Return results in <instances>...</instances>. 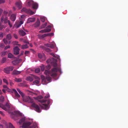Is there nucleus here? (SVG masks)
Instances as JSON below:
<instances>
[{
	"label": "nucleus",
	"instance_id": "61",
	"mask_svg": "<svg viewBox=\"0 0 128 128\" xmlns=\"http://www.w3.org/2000/svg\"><path fill=\"white\" fill-rule=\"evenodd\" d=\"M13 9L14 10H15L16 9V8H15V7H13Z\"/></svg>",
	"mask_w": 128,
	"mask_h": 128
},
{
	"label": "nucleus",
	"instance_id": "28",
	"mask_svg": "<svg viewBox=\"0 0 128 128\" xmlns=\"http://www.w3.org/2000/svg\"><path fill=\"white\" fill-rule=\"evenodd\" d=\"M28 46L27 44L24 45H23L21 46V48L22 49H24L27 48Z\"/></svg>",
	"mask_w": 128,
	"mask_h": 128
},
{
	"label": "nucleus",
	"instance_id": "34",
	"mask_svg": "<svg viewBox=\"0 0 128 128\" xmlns=\"http://www.w3.org/2000/svg\"><path fill=\"white\" fill-rule=\"evenodd\" d=\"M40 69L38 68H36L35 70V72L36 73H39L40 72Z\"/></svg>",
	"mask_w": 128,
	"mask_h": 128
},
{
	"label": "nucleus",
	"instance_id": "35",
	"mask_svg": "<svg viewBox=\"0 0 128 128\" xmlns=\"http://www.w3.org/2000/svg\"><path fill=\"white\" fill-rule=\"evenodd\" d=\"M6 59L5 58H3L2 59V63H4L6 61Z\"/></svg>",
	"mask_w": 128,
	"mask_h": 128
},
{
	"label": "nucleus",
	"instance_id": "14",
	"mask_svg": "<svg viewBox=\"0 0 128 128\" xmlns=\"http://www.w3.org/2000/svg\"><path fill=\"white\" fill-rule=\"evenodd\" d=\"M35 76L34 75H31L30 76H28L26 78V80L28 81L32 82V81L34 78H35Z\"/></svg>",
	"mask_w": 128,
	"mask_h": 128
},
{
	"label": "nucleus",
	"instance_id": "21",
	"mask_svg": "<svg viewBox=\"0 0 128 128\" xmlns=\"http://www.w3.org/2000/svg\"><path fill=\"white\" fill-rule=\"evenodd\" d=\"M46 46L50 48H53L56 46V44L54 42H53L52 44H48L46 45Z\"/></svg>",
	"mask_w": 128,
	"mask_h": 128
},
{
	"label": "nucleus",
	"instance_id": "32",
	"mask_svg": "<svg viewBox=\"0 0 128 128\" xmlns=\"http://www.w3.org/2000/svg\"><path fill=\"white\" fill-rule=\"evenodd\" d=\"M6 37L8 40H10L12 36L10 34H9L7 35Z\"/></svg>",
	"mask_w": 128,
	"mask_h": 128
},
{
	"label": "nucleus",
	"instance_id": "44",
	"mask_svg": "<svg viewBox=\"0 0 128 128\" xmlns=\"http://www.w3.org/2000/svg\"><path fill=\"white\" fill-rule=\"evenodd\" d=\"M3 41L5 44H6L8 43V41L6 40L5 39H4L3 40Z\"/></svg>",
	"mask_w": 128,
	"mask_h": 128
},
{
	"label": "nucleus",
	"instance_id": "42",
	"mask_svg": "<svg viewBox=\"0 0 128 128\" xmlns=\"http://www.w3.org/2000/svg\"><path fill=\"white\" fill-rule=\"evenodd\" d=\"M46 68L47 69H49L50 68V65L48 64L46 66Z\"/></svg>",
	"mask_w": 128,
	"mask_h": 128
},
{
	"label": "nucleus",
	"instance_id": "2",
	"mask_svg": "<svg viewBox=\"0 0 128 128\" xmlns=\"http://www.w3.org/2000/svg\"><path fill=\"white\" fill-rule=\"evenodd\" d=\"M50 59L48 60L47 62L54 64V68L50 71L46 70L44 72V74L46 75V78L44 76L42 75L41 76V78L42 82L45 83L44 84H46V83H49L51 82V78L50 76L52 77H55L56 75L57 72L60 70L59 68H58L57 65L56 63V60L54 58Z\"/></svg>",
	"mask_w": 128,
	"mask_h": 128
},
{
	"label": "nucleus",
	"instance_id": "22",
	"mask_svg": "<svg viewBox=\"0 0 128 128\" xmlns=\"http://www.w3.org/2000/svg\"><path fill=\"white\" fill-rule=\"evenodd\" d=\"M35 20V18H29L28 20L27 23H29L31 22H34Z\"/></svg>",
	"mask_w": 128,
	"mask_h": 128
},
{
	"label": "nucleus",
	"instance_id": "60",
	"mask_svg": "<svg viewBox=\"0 0 128 128\" xmlns=\"http://www.w3.org/2000/svg\"><path fill=\"white\" fill-rule=\"evenodd\" d=\"M1 47H2V46H4V44H2V45H1L0 46Z\"/></svg>",
	"mask_w": 128,
	"mask_h": 128
},
{
	"label": "nucleus",
	"instance_id": "37",
	"mask_svg": "<svg viewBox=\"0 0 128 128\" xmlns=\"http://www.w3.org/2000/svg\"><path fill=\"white\" fill-rule=\"evenodd\" d=\"M42 98V96H38V97H37L36 98V99L37 100H38L39 99H41Z\"/></svg>",
	"mask_w": 128,
	"mask_h": 128
},
{
	"label": "nucleus",
	"instance_id": "15",
	"mask_svg": "<svg viewBox=\"0 0 128 128\" xmlns=\"http://www.w3.org/2000/svg\"><path fill=\"white\" fill-rule=\"evenodd\" d=\"M4 21V22L5 24L8 21L7 20V18L6 17V15H4L2 18L1 19V22H2Z\"/></svg>",
	"mask_w": 128,
	"mask_h": 128
},
{
	"label": "nucleus",
	"instance_id": "54",
	"mask_svg": "<svg viewBox=\"0 0 128 128\" xmlns=\"http://www.w3.org/2000/svg\"><path fill=\"white\" fill-rule=\"evenodd\" d=\"M13 83L12 82H10V86H12V85H13Z\"/></svg>",
	"mask_w": 128,
	"mask_h": 128
},
{
	"label": "nucleus",
	"instance_id": "24",
	"mask_svg": "<svg viewBox=\"0 0 128 128\" xmlns=\"http://www.w3.org/2000/svg\"><path fill=\"white\" fill-rule=\"evenodd\" d=\"M10 18L11 20L12 21H14L16 19V16L14 14H13L11 16Z\"/></svg>",
	"mask_w": 128,
	"mask_h": 128
},
{
	"label": "nucleus",
	"instance_id": "47",
	"mask_svg": "<svg viewBox=\"0 0 128 128\" xmlns=\"http://www.w3.org/2000/svg\"><path fill=\"white\" fill-rule=\"evenodd\" d=\"M4 0H0V4L4 2Z\"/></svg>",
	"mask_w": 128,
	"mask_h": 128
},
{
	"label": "nucleus",
	"instance_id": "9",
	"mask_svg": "<svg viewBox=\"0 0 128 128\" xmlns=\"http://www.w3.org/2000/svg\"><path fill=\"white\" fill-rule=\"evenodd\" d=\"M4 128H14L10 123H7L5 122L3 124Z\"/></svg>",
	"mask_w": 128,
	"mask_h": 128
},
{
	"label": "nucleus",
	"instance_id": "53",
	"mask_svg": "<svg viewBox=\"0 0 128 128\" xmlns=\"http://www.w3.org/2000/svg\"><path fill=\"white\" fill-rule=\"evenodd\" d=\"M20 86H26V85H25L24 84H20L19 85Z\"/></svg>",
	"mask_w": 128,
	"mask_h": 128
},
{
	"label": "nucleus",
	"instance_id": "8",
	"mask_svg": "<svg viewBox=\"0 0 128 128\" xmlns=\"http://www.w3.org/2000/svg\"><path fill=\"white\" fill-rule=\"evenodd\" d=\"M39 92L38 90L35 91L33 90H32L31 91L29 90L27 91V93L28 95L32 96H34L37 95L39 94Z\"/></svg>",
	"mask_w": 128,
	"mask_h": 128
},
{
	"label": "nucleus",
	"instance_id": "55",
	"mask_svg": "<svg viewBox=\"0 0 128 128\" xmlns=\"http://www.w3.org/2000/svg\"><path fill=\"white\" fill-rule=\"evenodd\" d=\"M0 128H3V126L0 124Z\"/></svg>",
	"mask_w": 128,
	"mask_h": 128
},
{
	"label": "nucleus",
	"instance_id": "48",
	"mask_svg": "<svg viewBox=\"0 0 128 128\" xmlns=\"http://www.w3.org/2000/svg\"><path fill=\"white\" fill-rule=\"evenodd\" d=\"M10 48V46H6L5 48V49L6 50L8 48Z\"/></svg>",
	"mask_w": 128,
	"mask_h": 128
},
{
	"label": "nucleus",
	"instance_id": "12",
	"mask_svg": "<svg viewBox=\"0 0 128 128\" xmlns=\"http://www.w3.org/2000/svg\"><path fill=\"white\" fill-rule=\"evenodd\" d=\"M22 11L25 12L31 15L35 13V12H33L30 10H27L25 8H23L22 9Z\"/></svg>",
	"mask_w": 128,
	"mask_h": 128
},
{
	"label": "nucleus",
	"instance_id": "3",
	"mask_svg": "<svg viewBox=\"0 0 128 128\" xmlns=\"http://www.w3.org/2000/svg\"><path fill=\"white\" fill-rule=\"evenodd\" d=\"M17 90L20 94L23 100L26 102L32 103V106L34 108L35 110L38 112H40L41 111L38 106L34 103H33V100L28 96H25L24 94L21 92L19 88H17Z\"/></svg>",
	"mask_w": 128,
	"mask_h": 128
},
{
	"label": "nucleus",
	"instance_id": "41",
	"mask_svg": "<svg viewBox=\"0 0 128 128\" xmlns=\"http://www.w3.org/2000/svg\"><path fill=\"white\" fill-rule=\"evenodd\" d=\"M6 54V52L4 51V52H2V53L1 55L2 56H4V55Z\"/></svg>",
	"mask_w": 128,
	"mask_h": 128
},
{
	"label": "nucleus",
	"instance_id": "51",
	"mask_svg": "<svg viewBox=\"0 0 128 128\" xmlns=\"http://www.w3.org/2000/svg\"><path fill=\"white\" fill-rule=\"evenodd\" d=\"M3 36L2 34V33H0V37L2 38Z\"/></svg>",
	"mask_w": 128,
	"mask_h": 128
},
{
	"label": "nucleus",
	"instance_id": "31",
	"mask_svg": "<svg viewBox=\"0 0 128 128\" xmlns=\"http://www.w3.org/2000/svg\"><path fill=\"white\" fill-rule=\"evenodd\" d=\"M4 96H1L0 97V102H2L4 101Z\"/></svg>",
	"mask_w": 128,
	"mask_h": 128
},
{
	"label": "nucleus",
	"instance_id": "6",
	"mask_svg": "<svg viewBox=\"0 0 128 128\" xmlns=\"http://www.w3.org/2000/svg\"><path fill=\"white\" fill-rule=\"evenodd\" d=\"M38 101L41 103L40 106L42 108L45 110H47L49 108V106L48 104H45L46 102L45 100H38Z\"/></svg>",
	"mask_w": 128,
	"mask_h": 128
},
{
	"label": "nucleus",
	"instance_id": "11",
	"mask_svg": "<svg viewBox=\"0 0 128 128\" xmlns=\"http://www.w3.org/2000/svg\"><path fill=\"white\" fill-rule=\"evenodd\" d=\"M52 26H48L47 28L44 30H42L39 31L40 33H43L44 32H48L50 31L51 29V28Z\"/></svg>",
	"mask_w": 128,
	"mask_h": 128
},
{
	"label": "nucleus",
	"instance_id": "23",
	"mask_svg": "<svg viewBox=\"0 0 128 128\" xmlns=\"http://www.w3.org/2000/svg\"><path fill=\"white\" fill-rule=\"evenodd\" d=\"M19 33L22 36H24L26 34V32L22 30H20L19 32Z\"/></svg>",
	"mask_w": 128,
	"mask_h": 128
},
{
	"label": "nucleus",
	"instance_id": "49",
	"mask_svg": "<svg viewBox=\"0 0 128 128\" xmlns=\"http://www.w3.org/2000/svg\"><path fill=\"white\" fill-rule=\"evenodd\" d=\"M14 36L16 38H18V36L16 34H14Z\"/></svg>",
	"mask_w": 128,
	"mask_h": 128
},
{
	"label": "nucleus",
	"instance_id": "18",
	"mask_svg": "<svg viewBox=\"0 0 128 128\" xmlns=\"http://www.w3.org/2000/svg\"><path fill=\"white\" fill-rule=\"evenodd\" d=\"M35 79L36 80L34 82V84L38 85L39 84L40 78H39L36 76L35 78Z\"/></svg>",
	"mask_w": 128,
	"mask_h": 128
},
{
	"label": "nucleus",
	"instance_id": "19",
	"mask_svg": "<svg viewBox=\"0 0 128 128\" xmlns=\"http://www.w3.org/2000/svg\"><path fill=\"white\" fill-rule=\"evenodd\" d=\"M16 6L19 9H20L22 8V4L20 1H19L16 2Z\"/></svg>",
	"mask_w": 128,
	"mask_h": 128
},
{
	"label": "nucleus",
	"instance_id": "33",
	"mask_svg": "<svg viewBox=\"0 0 128 128\" xmlns=\"http://www.w3.org/2000/svg\"><path fill=\"white\" fill-rule=\"evenodd\" d=\"M46 19V18L44 17H42L40 18L42 22H44Z\"/></svg>",
	"mask_w": 128,
	"mask_h": 128
},
{
	"label": "nucleus",
	"instance_id": "45",
	"mask_svg": "<svg viewBox=\"0 0 128 128\" xmlns=\"http://www.w3.org/2000/svg\"><path fill=\"white\" fill-rule=\"evenodd\" d=\"M8 24L9 25L10 27L11 28L12 27V25L10 24V22L9 20H8Z\"/></svg>",
	"mask_w": 128,
	"mask_h": 128
},
{
	"label": "nucleus",
	"instance_id": "30",
	"mask_svg": "<svg viewBox=\"0 0 128 128\" xmlns=\"http://www.w3.org/2000/svg\"><path fill=\"white\" fill-rule=\"evenodd\" d=\"M13 56V55L11 53H9L8 54V58H12Z\"/></svg>",
	"mask_w": 128,
	"mask_h": 128
},
{
	"label": "nucleus",
	"instance_id": "62",
	"mask_svg": "<svg viewBox=\"0 0 128 128\" xmlns=\"http://www.w3.org/2000/svg\"><path fill=\"white\" fill-rule=\"evenodd\" d=\"M30 46L31 47H32V44H30Z\"/></svg>",
	"mask_w": 128,
	"mask_h": 128
},
{
	"label": "nucleus",
	"instance_id": "17",
	"mask_svg": "<svg viewBox=\"0 0 128 128\" xmlns=\"http://www.w3.org/2000/svg\"><path fill=\"white\" fill-rule=\"evenodd\" d=\"M38 56L40 58L42 59L43 60H44L46 58L44 54L39 53L38 54Z\"/></svg>",
	"mask_w": 128,
	"mask_h": 128
},
{
	"label": "nucleus",
	"instance_id": "59",
	"mask_svg": "<svg viewBox=\"0 0 128 128\" xmlns=\"http://www.w3.org/2000/svg\"><path fill=\"white\" fill-rule=\"evenodd\" d=\"M47 103L48 104H50V101L49 100H48V101H47Z\"/></svg>",
	"mask_w": 128,
	"mask_h": 128
},
{
	"label": "nucleus",
	"instance_id": "46",
	"mask_svg": "<svg viewBox=\"0 0 128 128\" xmlns=\"http://www.w3.org/2000/svg\"><path fill=\"white\" fill-rule=\"evenodd\" d=\"M0 114L3 116H4V113L3 112H2L0 111Z\"/></svg>",
	"mask_w": 128,
	"mask_h": 128
},
{
	"label": "nucleus",
	"instance_id": "10",
	"mask_svg": "<svg viewBox=\"0 0 128 128\" xmlns=\"http://www.w3.org/2000/svg\"><path fill=\"white\" fill-rule=\"evenodd\" d=\"M14 67L12 66H10L4 69V72L7 74L10 73V72L12 71L14 69Z\"/></svg>",
	"mask_w": 128,
	"mask_h": 128
},
{
	"label": "nucleus",
	"instance_id": "39",
	"mask_svg": "<svg viewBox=\"0 0 128 128\" xmlns=\"http://www.w3.org/2000/svg\"><path fill=\"white\" fill-rule=\"evenodd\" d=\"M47 24V23H45L44 24H43L41 27V28H44L46 26Z\"/></svg>",
	"mask_w": 128,
	"mask_h": 128
},
{
	"label": "nucleus",
	"instance_id": "5",
	"mask_svg": "<svg viewBox=\"0 0 128 128\" xmlns=\"http://www.w3.org/2000/svg\"><path fill=\"white\" fill-rule=\"evenodd\" d=\"M24 17L25 16L24 15H22L20 19V20L19 21H17L16 22L14 26V27L18 28L23 23L25 19Z\"/></svg>",
	"mask_w": 128,
	"mask_h": 128
},
{
	"label": "nucleus",
	"instance_id": "7",
	"mask_svg": "<svg viewBox=\"0 0 128 128\" xmlns=\"http://www.w3.org/2000/svg\"><path fill=\"white\" fill-rule=\"evenodd\" d=\"M28 4L29 5L31 4L32 5V8L34 9H36L38 7V4L34 2L32 0H30L28 2Z\"/></svg>",
	"mask_w": 128,
	"mask_h": 128
},
{
	"label": "nucleus",
	"instance_id": "16",
	"mask_svg": "<svg viewBox=\"0 0 128 128\" xmlns=\"http://www.w3.org/2000/svg\"><path fill=\"white\" fill-rule=\"evenodd\" d=\"M14 54H19V49L18 47H16L14 49Z\"/></svg>",
	"mask_w": 128,
	"mask_h": 128
},
{
	"label": "nucleus",
	"instance_id": "4",
	"mask_svg": "<svg viewBox=\"0 0 128 128\" xmlns=\"http://www.w3.org/2000/svg\"><path fill=\"white\" fill-rule=\"evenodd\" d=\"M3 88L4 89H2V91L4 93H5L6 91L13 93L15 96V97H14V96H13L14 98L18 99L20 97V95L15 89H13L11 90L6 86H4Z\"/></svg>",
	"mask_w": 128,
	"mask_h": 128
},
{
	"label": "nucleus",
	"instance_id": "25",
	"mask_svg": "<svg viewBox=\"0 0 128 128\" xmlns=\"http://www.w3.org/2000/svg\"><path fill=\"white\" fill-rule=\"evenodd\" d=\"M21 73V71L14 70L13 72V74H19Z\"/></svg>",
	"mask_w": 128,
	"mask_h": 128
},
{
	"label": "nucleus",
	"instance_id": "36",
	"mask_svg": "<svg viewBox=\"0 0 128 128\" xmlns=\"http://www.w3.org/2000/svg\"><path fill=\"white\" fill-rule=\"evenodd\" d=\"M40 68H41V70L42 71H44V66L43 65H42L40 66Z\"/></svg>",
	"mask_w": 128,
	"mask_h": 128
},
{
	"label": "nucleus",
	"instance_id": "20",
	"mask_svg": "<svg viewBox=\"0 0 128 128\" xmlns=\"http://www.w3.org/2000/svg\"><path fill=\"white\" fill-rule=\"evenodd\" d=\"M21 61V60L17 59L16 60L13 61L12 62V64L14 65H16L20 62Z\"/></svg>",
	"mask_w": 128,
	"mask_h": 128
},
{
	"label": "nucleus",
	"instance_id": "29",
	"mask_svg": "<svg viewBox=\"0 0 128 128\" xmlns=\"http://www.w3.org/2000/svg\"><path fill=\"white\" fill-rule=\"evenodd\" d=\"M40 24V21L39 20H37V21L36 22V24L35 25V26L37 27V26H39Z\"/></svg>",
	"mask_w": 128,
	"mask_h": 128
},
{
	"label": "nucleus",
	"instance_id": "58",
	"mask_svg": "<svg viewBox=\"0 0 128 128\" xmlns=\"http://www.w3.org/2000/svg\"><path fill=\"white\" fill-rule=\"evenodd\" d=\"M2 94V92L1 90L0 89V94Z\"/></svg>",
	"mask_w": 128,
	"mask_h": 128
},
{
	"label": "nucleus",
	"instance_id": "27",
	"mask_svg": "<svg viewBox=\"0 0 128 128\" xmlns=\"http://www.w3.org/2000/svg\"><path fill=\"white\" fill-rule=\"evenodd\" d=\"M14 80L15 82H19L22 81V79L21 78H15L14 79Z\"/></svg>",
	"mask_w": 128,
	"mask_h": 128
},
{
	"label": "nucleus",
	"instance_id": "26",
	"mask_svg": "<svg viewBox=\"0 0 128 128\" xmlns=\"http://www.w3.org/2000/svg\"><path fill=\"white\" fill-rule=\"evenodd\" d=\"M51 54L53 57H55V58H57L58 59H60V57L56 55L53 53H51Z\"/></svg>",
	"mask_w": 128,
	"mask_h": 128
},
{
	"label": "nucleus",
	"instance_id": "50",
	"mask_svg": "<svg viewBox=\"0 0 128 128\" xmlns=\"http://www.w3.org/2000/svg\"><path fill=\"white\" fill-rule=\"evenodd\" d=\"M50 96V95L49 94H46V95L45 96V97L46 98H48Z\"/></svg>",
	"mask_w": 128,
	"mask_h": 128
},
{
	"label": "nucleus",
	"instance_id": "38",
	"mask_svg": "<svg viewBox=\"0 0 128 128\" xmlns=\"http://www.w3.org/2000/svg\"><path fill=\"white\" fill-rule=\"evenodd\" d=\"M14 45H18V42L17 41H14L12 42Z\"/></svg>",
	"mask_w": 128,
	"mask_h": 128
},
{
	"label": "nucleus",
	"instance_id": "57",
	"mask_svg": "<svg viewBox=\"0 0 128 128\" xmlns=\"http://www.w3.org/2000/svg\"><path fill=\"white\" fill-rule=\"evenodd\" d=\"M7 12L6 11H4V14H7Z\"/></svg>",
	"mask_w": 128,
	"mask_h": 128
},
{
	"label": "nucleus",
	"instance_id": "40",
	"mask_svg": "<svg viewBox=\"0 0 128 128\" xmlns=\"http://www.w3.org/2000/svg\"><path fill=\"white\" fill-rule=\"evenodd\" d=\"M3 81L4 83H6V84H8V81L6 80V79H3Z\"/></svg>",
	"mask_w": 128,
	"mask_h": 128
},
{
	"label": "nucleus",
	"instance_id": "13",
	"mask_svg": "<svg viewBox=\"0 0 128 128\" xmlns=\"http://www.w3.org/2000/svg\"><path fill=\"white\" fill-rule=\"evenodd\" d=\"M54 35L53 33L46 34L42 35H39L38 36L40 38H44L47 36H52Z\"/></svg>",
	"mask_w": 128,
	"mask_h": 128
},
{
	"label": "nucleus",
	"instance_id": "43",
	"mask_svg": "<svg viewBox=\"0 0 128 128\" xmlns=\"http://www.w3.org/2000/svg\"><path fill=\"white\" fill-rule=\"evenodd\" d=\"M4 27L3 26H2L1 23L0 22V30H1L2 29V28Z\"/></svg>",
	"mask_w": 128,
	"mask_h": 128
},
{
	"label": "nucleus",
	"instance_id": "1",
	"mask_svg": "<svg viewBox=\"0 0 128 128\" xmlns=\"http://www.w3.org/2000/svg\"><path fill=\"white\" fill-rule=\"evenodd\" d=\"M0 107L4 110L8 111L10 114L12 118L15 120L18 118H21L19 123L20 124L23 123L22 126V128H38V126L36 122H26V120L25 117L24 115L20 112L16 111L13 112H11L12 110H14V108L11 105H10L8 103L6 104L4 106L2 104L0 103Z\"/></svg>",
	"mask_w": 128,
	"mask_h": 128
},
{
	"label": "nucleus",
	"instance_id": "52",
	"mask_svg": "<svg viewBox=\"0 0 128 128\" xmlns=\"http://www.w3.org/2000/svg\"><path fill=\"white\" fill-rule=\"evenodd\" d=\"M29 53V52L28 51H26L25 52V54H28Z\"/></svg>",
	"mask_w": 128,
	"mask_h": 128
},
{
	"label": "nucleus",
	"instance_id": "56",
	"mask_svg": "<svg viewBox=\"0 0 128 128\" xmlns=\"http://www.w3.org/2000/svg\"><path fill=\"white\" fill-rule=\"evenodd\" d=\"M2 84V80L1 79H0V85Z\"/></svg>",
	"mask_w": 128,
	"mask_h": 128
}]
</instances>
